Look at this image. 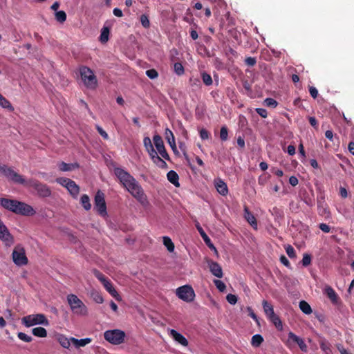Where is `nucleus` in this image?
<instances>
[{
  "instance_id": "c756f323",
  "label": "nucleus",
  "mask_w": 354,
  "mask_h": 354,
  "mask_svg": "<svg viewBox=\"0 0 354 354\" xmlns=\"http://www.w3.org/2000/svg\"><path fill=\"white\" fill-rule=\"evenodd\" d=\"M71 340L77 347L85 346L86 344H88L91 342V338H84V339H75L74 337H71Z\"/></svg>"
},
{
  "instance_id": "e2e57ef3",
  "label": "nucleus",
  "mask_w": 354,
  "mask_h": 354,
  "mask_svg": "<svg viewBox=\"0 0 354 354\" xmlns=\"http://www.w3.org/2000/svg\"><path fill=\"white\" fill-rule=\"evenodd\" d=\"M319 228L325 233H328L330 231V227L326 223H320Z\"/></svg>"
},
{
  "instance_id": "9b49d317",
  "label": "nucleus",
  "mask_w": 354,
  "mask_h": 354,
  "mask_svg": "<svg viewBox=\"0 0 354 354\" xmlns=\"http://www.w3.org/2000/svg\"><path fill=\"white\" fill-rule=\"evenodd\" d=\"M286 344L290 349L295 348L296 345H298L302 351L307 352L308 351V346L304 342V340L292 332L288 333Z\"/></svg>"
},
{
  "instance_id": "79ce46f5",
  "label": "nucleus",
  "mask_w": 354,
  "mask_h": 354,
  "mask_svg": "<svg viewBox=\"0 0 354 354\" xmlns=\"http://www.w3.org/2000/svg\"><path fill=\"white\" fill-rule=\"evenodd\" d=\"M140 21L145 28H149L150 27V21L147 15L142 14L140 17Z\"/></svg>"
},
{
  "instance_id": "ddd939ff",
  "label": "nucleus",
  "mask_w": 354,
  "mask_h": 354,
  "mask_svg": "<svg viewBox=\"0 0 354 354\" xmlns=\"http://www.w3.org/2000/svg\"><path fill=\"white\" fill-rule=\"evenodd\" d=\"M94 209L102 216H105L107 214L104 194L101 191H98L95 196Z\"/></svg>"
},
{
  "instance_id": "1a4fd4ad",
  "label": "nucleus",
  "mask_w": 354,
  "mask_h": 354,
  "mask_svg": "<svg viewBox=\"0 0 354 354\" xmlns=\"http://www.w3.org/2000/svg\"><path fill=\"white\" fill-rule=\"evenodd\" d=\"M22 323L26 327H30L37 324H43L44 326H48L49 324L48 320L44 314H35L25 316L22 318Z\"/></svg>"
},
{
  "instance_id": "c85d7f7f",
  "label": "nucleus",
  "mask_w": 354,
  "mask_h": 354,
  "mask_svg": "<svg viewBox=\"0 0 354 354\" xmlns=\"http://www.w3.org/2000/svg\"><path fill=\"white\" fill-rule=\"evenodd\" d=\"M262 306L267 317L274 313L272 305L266 300L263 301Z\"/></svg>"
},
{
  "instance_id": "4be33fe9",
  "label": "nucleus",
  "mask_w": 354,
  "mask_h": 354,
  "mask_svg": "<svg viewBox=\"0 0 354 354\" xmlns=\"http://www.w3.org/2000/svg\"><path fill=\"white\" fill-rule=\"evenodd\" d=\"M196 228L198 231L199 232L201 236H202L203 241L207 244V245L212 250L216 251V249L215 246L212 244L209 237L207 235V234L205 232V231L203 230L201 226L199 224L196 225Z\"/></svg>"
},
{
  "instance_id": "338daca9",
  "label": "nucleus",
  "mask_w": 354,
  "mask_h": 354,
  "mask_svg": "<svg viewBox=\"0 0 354 354\" xmlns=\"http://www.w3.org/2000/svg\"><path fill=\"white\" fill-rule=\"evenodd\" d=\"M93 299L97 304H102L104 301L102 296L99 293L93 295Z\"/></svg>"
},
{
  "instance_id": "f257e3e1",
  "label": "nucleus",
  "mask_w": 354,
  "mask_h": 354,
  "mask_svg": "<svg viewBox=\"0 0 354 354\" xmlns=\"http://www.w3.org/2000/svg\"><path fill=\"white\" fill-rule=\"evenodd\" d=\"M114 174L121 184L143 207L149 205L147 196L139 183L129 172L122 168H115Z\"/></svg>"
},
{
  "instance_id": "0eeeda50",
  "label": "nucleus",
  "mask_w": 354,
  "mask_h": 354,
  "mask_svg": "<svg viewBox=\"0 0 354 354\" xmlns=\"http://www.w3.org/2000/svg\"><path fill=\"white\" fill-rule=\"evenodd\" d=\"M125 336V333L119 329L108 330L104 333V339L114 345H119L123 343Z\"/></svg>"
},
{
  "instance_id": "de8ad7c7",
  "label": "nucleus",
  "mask_w": 354,
  "mask_h": 354,
  "mask_svg": "<svg viewBox=\"0 0 354 354\" xmlns=\"http://www.w3.org/2000/svg\"><path fill=\"white\" fill-rule=\"evenodd\" d=\"M319 345H320L321 349L323 351H324L326 353L329 354L330 353H331L330 345L329 343H328L325 341H322L320 342Z\"/></svg>"
},
{
  "instance_id": "bf43d9fd",
  "label": "nucleus",
  "mask_w": 354,
  "mask_h": 354,
  "mask_svg": "<svg viewBox=\"0 0 354 354\" xmlns=\"http://www.w3.org/2000/svg\"><path fill=\"white\" fill-rule=\"evenodd\" d=\"M245 63L249 66H253L256 64L257 60L254 57H248L245 59Z\"/></svg>"
},
{
  "instance_id": "2eb2a0df",
  "label": "nucleus",
  "mask_w": 354,
  "mask_h": 354,
  "mask_svg": "<svg viewBox=\"0 0 354 354\" xmlns=\"http://www.w3.org/2000/svg\"><path fill=\"white\" fill-rule=\"evenodd\" d=\"M153 140L158 152L160 153L162 158L167 160H170V157L165 147L164 142L161 136L158 134L155 135L153 138Z\"/></svg>"
},
{
  "instance_id": "f3484780",
  "label": "nucleus",
  "mask_w": 354,
  "mask_h": 354,
  "mask_svg": "<svg viewBox=\"0 0 354 354\" xmlns=\"http://www.w3.org/2000/svg\"><path fill=\"white\" fill-rule=\"evenodd\" d=\"M207 263L209 268L210 272L213 275L218 278L223 277V270L221 266L216 261L211 259H207Z\"/></svg>"
},
{
  "instance_id": "8fccbe9b",
  "label": "nucleus",
  "mask_w": 354,
  "mask_h": 354,
  "mask_svg": "<svg viewBox=\"0 0 354 354\" xmlns=\"http://www.w3.org/2000/svg\"><path fill=\"white\" fill-rule=\"evenodd\" d=\"M214 283L220 292H224L226 289L225 284L221 280H214Z\"/></svg>"
},
{
  "instance_id": "a19ab883",
  "label": "nucleus",
  "mask_w": 354,
  "mask_h": 354,
  "mask_svg": "<svg viewBox=\"0 0 354 354\" xmlns=\"http://www.w3.org/2000/svg\"><path fill=\"white\" fill-rule=\"evenodd\" d=\"M55 19L60 22L63 23L66 20V14L64 11L60 10L55 12Z\"/></svg>"
},
{
  "instance_id": "58836bf2",
  "label": "nucleus",
  "mask_w": 354,
  "mask_h": 354,
  "mask_svg": "<svg viewBox=\"0 0 354 354\" xmlns=\"http://www.w3.org/2000/svg\"><path fill=\"white\" fill-rule=\"evenodd\" d=\"M163 244L167 248L169 252H171L174 250V244L169 237L163 236Z\"/></svg>"
},
{
  "instance_id": "774afa93",
  "label": "nucleus",
  "mask_w": 354,
  "mask_h": 354,
  "mask_svg": "<svg viewBox=\"0 0 354 354\" xmlns=\"http://www.w3.org/2000/svg\"><path fill=\"white\" fill-rule=\"evenodd\" d=\"M337 348L341 354H352L348 352L342 344H337Z\"/></svg>"
},
{
  "instance_id": "5fc2aeb1",
  "label": "nucleus",
  "mask_w": 354,
  "mask_h": 354,
  "mask_svg": "<svg viewBox=\"0 0 354 354\" xmlns=\"http://www.w3.org/2000/svg\"><path fill=\"white\" fill-rule=\"evenodd\" d=\"M147 76L150 79H155L158 76V73L156 70L152 68L146 71Z\"/></svg>"
},
{
  "instance_id": "6e6552de",
  "label": "nucleus",
  "mask_w": 354,
  "mask_h": 354,
  "mask_svg": "<svg viewBox=\"0 0 354 354\" xmlns=\"http://www.w3.org/2000/svg\"><path fill=\"white\" fill-rule=\"evenodd\" d=\"M28 187H32L37 192V195L41 198L49 197L51 194L50 187L38 180L30 178L28 180Z\"/></svg>"
},
{
  "instance_id": "9d476101",
  "label": "nucleus",
  "mask_w": 354,
  "mask_h": 354,
  "mask_svg": "<svg viewBox=\"0 0 354 354\" xmlns=\"http://www.w3.org/2000/svg\"><path fill=\"white\" fill-rule=\"evenodd\" d=\"M12 257L13 262L18 266H25L28 263L25 249L20 244H17L15 247L12 254Z\"/></svg>"
},
{
  "instance_id": "423d86ee",
  "label": "nucleus",
  "mask_w": 354,
  "mask_h": 354,
  "mask_svg": "<svg viewBox=\"0 0 354 354\" xmlns=\"http://www.w3.org/2000/svg\"><path fill=\"white\" fill-rule=\"evenodd\" d=\"M0 172L15 183L20 184L26 187L28 186V180H26L23 176L19 174L10 167L6 165H0Z\"/></svg>"
},
{
  "instance_id": "864d4df0",
  "label": "nucleus",
  "mask_w": 354,
  "mask_h": 354,
  "mask_svg": "<svg viewBox=\"0 0 354 354\" xmlns=\"http://www.w3.org/2000/svg\"><path fill=\"white\" fill-rule=\"evenodd\" d=\"M286 252L288 256L291 259L295 258L296 257L295 250L294 248L292 246H291L290 245H288L286 247Z\"/></svg>"
},
{
  "instance_id": "c9c22d12",
  "label": "nucleus",
  "mask_w": 354,
  "mask_h": 354,
  "mask_svg": "<svg viewBox=\"0 0 354 354\" xmlns=\"http://www.w3.org/2000/svg\"><path fill=\"white\" fill-rule=\"evenodd\" d=\"M0 106L9 111H13L14 108L10 102L0 93Z\"/></svg>"
},
{
  "instance_id": "e433bc0d",
  "label": "nucleus",
  "mask_w": 354,
  "mask_h": 354,
  "mask_svg": "<svg viewBox=\"0 0 354 354\" xmlns=\"http://www.w3.org/2000/svg\"><path fill=\"white\" fill-rule=\"evenodd\" d=\"M263 342V337L259 334H256L252 336L251 344L254 347H259Z\"/></svg>"
},
{
  "instance_id": "a878e982",
  "label": "nucleus",
  "mask_w": 354,
  "mask_h": 354,
  "mask_svg": "<svg viewBox=\"0 0 354 354\" xmlns=\"http://www.w3.org/2000/svg\"><path fill=\"white\" fill-rule=\"evenodd\" d=\"M104 288L109 292V293L113 297H115L116 299H118V297H119V295L116 290L113 288L111 281L108 279L104 283H102Z\"/></svg>"
},
{
  "instance_id": "72a5a7b5",
  "label": "nucleus",
  "mask_w": 354,
  "mask_h": 354,
  "mask_svg": "<svg viewBox=\"0 0 354 354\" xmlns=\"http://www.w3.org/2000/svg\"><path fill=\"white\" fill-rule=\"evenodd\" d=\"M299 308L306 315H309L312 313V308L310 306L306 301L302 300L299 302Z\"/></svg>"
},
{
  "instance_id": "680f3d73",
  "label": "nucleus",
  "mask_w": 354,
  "mask_h": 354,
  "mask_svg": "<svg viewBox=\"0 0 354 354\" xmlns=\"http://www.w3.org/2000/svg\"><path fill=\"white\" fill-rule=\"evenodd\" d=\"M199 133L202 140H207L209 138V133L205 129H201Z\"/></svg>"
},
{
  "instance_id": "7c9ffc66",
  "label": "nucleus",
  "mask_w": 354,
  "mask_h": 354,
  "mask_svg": "<svg viewBox=\"0 0 354 354\" xmlns=\"http://www.w3.org/2000/svg\"><path fill=\"white\" fill-rule=\"evenodd\" d=\"M32 334L39 337H46L47 336V331L43 327H36L32 330Z\"/></svg>"
},
{
  "instance_id": "aec40b11",
  "label": "nucleus",
  "mask_w": 354,
  "mask_h": 354,
  "mask_svg": "<svg viewBox=\"0 0 354 354\" xmlns=\"http://www.w3.org/2000/svg\"><path fill=\"white\" fill-rule=\"evenodd\" d=\"M165 139L167 140V142L170 145L174 153H176L177 151V149H176V145L175 137H174L173 132L169 128H166L165 132Z\"/></svg>"
},
{
  "instance_id": "052dcab7",
  "label": "nucleus",
  "mask_w": 354,
  "mask_h": 354,
  "mask_svg": "<svg viewBox=\"0 0 354 354\" xmlns=\"http://www.w3.org/2000/svg\"><path fill=\"white\" fill-rule=\"evenodd\" d=\"M256 112L263 118H266L268 116V112L265 109L263 108H257L255 109Z\"/></svg>"
},
{
  "instance_id": "7ed1b4c3",
  "label": "nucleus",
  "mask_w": 354,
  "mask_h": 354,
  "mask_svg": "<svg viewBox=\"0 0 354 354\" xmlns=\"http://www.w3.org/2000/svg\"><path fill=\"white\" fill-rule=\"evenodd\" d=\"M0 205L5 209L22 216H32L35 211L32 206L15 199L0 198Z\"/></svg>"
},
{
  "instance_id": "39448f33",
  "label": "nucleus",
  "mask_w": 354,
  "mask_h": 354,
  "mask_svg": "<svg viewBox=\"0 0 354 354\" xmlns=\"http://www.w3.org/2000/svg\"><path fill=\"white\" fill-rule=\"evenodd\" d=\"M67 301L74 314L86 315L88 313L86 306L75 295L70 294L67 296Z\"/></svg>"
},
{
  "instance_id": "bb28decb",
  "label": "nucleus",
  "mask_w": 354,
  "mask_h": 354,
  "mask_svg": "<svg viewBox=\"0 0 354 354\" xmlns=\"http://www.w3.org/2000/svg\"><path fill=\"white\" fill-rule=\"evenodd\" d=\"M58 167L62 171H68L78 168L79 165L77 163L68 164L64 162H61L58 164Z\"/></svg>"
},
{
  "instance_id": "37998d69",
  "label": "nucleus",
  "mask_w": 354,
  "mask_h": 354,
  "mask_svg": "<svg viewBox=\"0 0 354 354\" xmlns=\"http://www.w3.org/2000/svg\"><path fill=\"white\" fill-rule=\"evenodd\" d=\"M263 104L264 105L272 108H275L278 105V102L274 99L270 97L265 99Z\"/></svg>"
},
{
  "instance_id": "0e129e2a",
  "label": "nucleus",
  "mask_w": 354,
  "mask_h": 354,
  "mask_svg": "<svg viewBox=\"0 0 354 354\" xmlns=\"http://www.w3.org/2000/svg\"><path fill=\"white\" fill-rule=\"evenodd\" d=\"M309 93L313 98H314V99L317 98V97L318 95V91L315 87L310 86L309 88Z\"/></svg>"
},
{
  "instance_id": "4d7b16f0",
  "label": "nucleus",
  "mask_w": 354,
  "mask_h": 354,
  "mask_svg": "<svg viewBox=\"0 0 354 354\" xmlns=\"http://www.w3.org/2000/svg\"><path fill=\"white\" fill-rule=\"evenodd\" d=\"M227 301L232 305H234L237 302V297L235 295L228 294L226 296Z\"/></svg>"
},
{
  "instance_id": "4c0bfd02",
  "label": "nucleus",
  "mask_w": 354,
  "mask_h": 354,
  "mask_svg": "<svg viewBox=\"0 0 354 354\" xmlns=\"http://www.w3.org/2000/svg\"><path fill=\"white\" fill-rule=\"evenodd\" d=\"M109 32L110 30L108 27L102 28L100 36V40L102 43H106L109 40Z\"/></svg>"
},
{
  "instance_id": "a211bd4d",
  "label": "nucleus",
  "mask_w": 354,
  "mask_h": 354,
  "mask_svg": "<svg viewBox=\"0 0 354 354\" xmlns=\"http://www.w3.org/2000/svg\"><path fill=\"white\" fill-rule=\"evenodd\" d=\"M214 186L217 192L222 196H225L228 194V187L227 184L221 178L214 180Z\"/></svg>"
},
{
  "instance_id": "69168bd1",
  "label": "nucleus",
  "mask_w": 354,
  "mask_h": 354,
  "mask_svg": "<svg viewBox=\"0 0 354 354\" xmlns=\"http://www.w3.org/2000/svg\"><path fill=\"white\" fill-rule=\"evenodd\" d=\"M280 261L282 264H283L285 266H286L287 268H290V263L288 261V259L284 256V255H281V257H280Z\"/></svg>"
},
{
  "instance_id": "f8f14e48",
  "label": "nucleus",
  "mask_w": 354,
  "mask_h": 354,
  "mask_svg": "<svg viewBox=\"0 0 354 354\" xmlns=\"http://www.w3.org/2000/svg\"><path fill=\"white\" fill-rule=\"evenodd\" d=\"M176 295L186 302H191L195 298V292L191 286L185 285L176 289Z\"/></svg>"
},
{
  "instance_id": "b1692460",
  "label": "nucleus",
  "mask_w": 354,
  "mask_h": 354,
  "mask_svg": "<svg viewBox=\"0 0 354 354\" xmlns=\"http://www.w3.org/2000/svg\"><path fill=\"white\" fill-rule=\"evenodd\" d=\"M66 189L74 198H76L79 194L80 187L73 180L69 182V185L66 186Z\"/></svg>"
},
{
  "instance_id": "6e6d98bb",
  "label": "nucleus",
  "mask_w": 354,
  "mask_h": 354,
  "mask_svg": "<svg viewBox=\"0 0 354 354\" xmlns=\"http://www.w3.org/2000/svg\"><path fill=\"white\" fill-rule=\"evenodd\" d=\"M96 129L99 134L104 139V140H109V136L108 133L99 125H96Z\"/></svg>"
},
{
  "instance_id": "a18cd8bd",
  "label": "nucleus",
  "mask_w": 354,
  "mask_h": 354,
  "mask_svg": "<svg viewBox=\"0 0 354 354\" xmlns=\"http://www.w3.org/2000/svg\"><path fill=\"white\" fill-rule=\"evenodd\" d=\"M93 274L95 277L102 282V283H104L106 281L108 280V279L104 276V274H102L100 271L96 269L93 270Z\"/></svg>"
},
{
  "instance_id": "3c124183",
  "label": "nucleus",
  "mask_w": 354,
  "mask_h": 354,
  "mask_svg": "<svg viewBox=\"0 0 354 354\" xmlns=\"http://www.w3.org/2000/svg\"><path fill=\"white\" fill-rule=\"evenodd\" d=\"M72 180L65 178V177H59L56 179V182L59 183V185H62L63 187L66 188V186L69 185V182H71Z\"/></svg>"
},
{
  "instance_id": "dca6fc26",
  "label": "nucleus",
  "mask_w": 354,
  "mask_h": 354,
  "mask_svg": "<svg viewBox=\"0 0 354 354\" xmlns=\"http://www.w3.org/2000/svg\"><path fill=\"white\" fill-rule=\"evenodd\" d=\"M317 211L319 215L324 217L325 218L330 217V212L329 211L328 206L325 202L324 197L317 198Z\"/></svg>"
},
{
  "instance_id": "ea45409f",
  "label": "nucleus",
  "mask_w": 354,
  "mask_h": 354,
  "mask_svg": "<svg viewBox=\"0 0 354 354\" xmlns=\"http://www.w3.org/2000/svg\"><path fill=\"white\" fill-rule=\"evenodd\" d=\"M201 77H202L203 83L206 86H210L212 84V82H213L212 79L209 74H208L205 72H203L201 73Z\"/></svg>"
},
{
  "instance_id": "f03ea898",
  "label": "nucleus",
  "mask_w": 354,
  "mask_h": 354,
  "mask_svg": "<svg viewBox=\"0 0 354 354\" xmlns=\"http://www.w3.org/2000/svg\"><path fill=\"white\" fill-rule=\"evenodd\" d=\"M114 174L121 184L143 207L149 205L147 196L139 183L129 172L122 168H115Z\"/></svg>"
},
{
  "instance_id": "603ef678",
  "label": "nucleus",
  "mask_w": 354,
  "mask_h": 354,
  "mask_svg": "<svg viewBox=\"0 0 354 354\" xmlns=\"http://www.w3.org/2000/svg\"><path fill=\"white\" fill-rule=\"evenodd\" d=\"M311 256L308 254H304L301 261L302 265L304 267H307L311 263Z\"/></svg>"
},
{
  "instance_id": "c03bdc74",
  "label": "nucleus",
  "mask_w": 354,
  "mask_h": 354,
  "mask_svg": "<svg viewBox=\"0 0 354 354\" xmlns=\"http://www.w3.org/2000/svg\"><path fill=\"white\" fill-rule=\"evenodd\" d=\"M174 71L178 75H181L184 73V67L180 62H176L174 66Z\"/></svg>"
},
{
  "instance_id": "5701e85b",
  "label": "nucleus",
  "mask_w": 354,
  "mask_h": 354,
  "mask_svg": "<svg viewBox=\"0 0 354 354\" xmlns=\"http://www.w3.org/2000/svg\"><path fill=\"white\" fill-rule=\"evenodd\" d=\"M167 180L173 184L175 187H178L180 186L179 184V176L178 174L174 171L171 170L169 171L167 174Z\"/></svg>"
},
{
  "instance_id": "393cba45",
  "label": "nucleus",
  "mask_w": 354,
  "mask_h": 354,
  "mask_svg": "<svg viewBox=\"0 0 354 354\" xmlns=\"http://www.w3.org/2000/svg\"><path fill=\"white\" fill-rule=\"evenodd\" d=\"M55 339L62 347L65 348H68L70 347L71 340V339H68L65 335L57 334L55 335Z\"/></svg>"
},
{
  "instance_id": "13d9d810",
  "label": "nucleus",
  "mask_w": 354,
  "mask_h": 354,
  "mask_svg": "<svg viewBox=\"0 0 354 354\" xmlns=\"http://www.w3.org/2000/svg\"><path fill=\"white\" fill-rule=\"evenodd\" d=\"M143 144L145 147L147 151L150 149L151 148L153 147L151 139L149 137H145L143 139Z\"/></svg>"
},
{
  "instance_id": "473e14b6",
  "label": "nucleus",
  "mask_w": 354,
  "mask_h": 354,
  "mask_svg": "<svg viewBox=\"0 0 354 354\" xmlns=\"http://www.w3.org/2000/svg\"><path fill=\"white\" fill-rule=\"evenodd\" d=\"M152 161L159 168L167 169L168 167L167 162L159 156H156L155 158H153Z\"/></svg>"
},
{
  "instance_id": "412c9836",
  "label": "nucleus",
  "mask_w": 354,
  "mask_h": 354,
  "mask_svg": "<svg viewBox=\"0 0 354 354\" xmlns=\"http://www.w3.org/2000/svg\"><path fill=\"white\" fill-rule=\"evenodd\" d=\"M244 216H245V218L247 220V221L250 224V225L255 230L257 229V220L254 217V216L253 215V214H252L248 208L247 207H245L244 208Z\"/></svg>"
},
{
  "instance_id": "20e7f679",
  "label": "nucleus",
  "mask_w": 354,
  "mask_h": 354,
  "mask_svg": "<svg viewBox=\"0 0 354 354\" xmlns=\"http://www.w3.org/2000/svg\"><path fill=\"white\" fill-rule=\"evenodd\" d=\"M81 78L85 86L90 89H95L97 86V77L93 71L86 66L80 68Z\"/></svg>"
},
{
  "instance_id": "49530a36",
  "label": "nucleus",
  "mask_w": 354,
  "mask_h": 354,
  "mask_svg": "<svg viewBox=\"0 0 354 354\" xmlns=\"http://www.w3.org/2000/svg\"><path fill=\"white\" fill-rule=\"evenodd\" d=\"M220 138L222 141H226L228 138V130L225 126L221 128Z\"/></svg>"
},
{
  "instance_id": "cd10ccee",
  "label": "nucleus",
  "mask_w": 354,
  "mask_h": 354,
  "mask_svg": "<svg viewBox=\"0 0 354 354\" xmlns=\"http://www.w3.org/2000/svg\"><path fill=\"white\" fill-rule=\"evenodd\" d=\"M325 293L333 303L337 302L339 297L333 288L330 286L326 287L325 289Z\"/></svg>"
},
{
  "instance_id": "4468645a",
  "label": "nucleus",
  "mask_w": 354,
  "mask_h": 354,
  "mask_svg": "<svg viewBox=\"0 0 354 354\" xmlns=\"http://www.w3.org/2000/svg\"><path fill=\"white\" fill-rule=\"evenodd\" d=\"M0 240L6 247H10L14 243V236L10 233L8 227L0 219Z\"/></svg>"
},
{
  "instance_id": "2f4dec72",
  "label": "nucleus",
  "mask_w": 354,
  "mask_h": 354,
  "mask_svg": "<svg viewBox=\"0 0 354 354\" xmlns=\"http://www.w3.org/2000/svg\"><path fill=\"white\" fill-rule=\"evenodd\" d=\"M268 319L276 326L278 329L282 328V323L279 316L274 313L272 315L269 316Z\"/></svg>"
},
{
  "instance_id": "6ab92c4d",
  "label": "nucleus",
  "mask_w": 354,
  "mask_h": 354,
  "mask_svg": "<svg viewBox=\"0 0 354 354\" xmlns=\"http://www.w3.org/2000/svg\"><path fill=\"white\" fill-rule=\"evenodd\" d=\"M169 335L177 342L184 346H187L188 345L187 339L180 333L177 332L174 329H171L169 330Z\"/></svg>"
},
{
  "instance_id": "f704fd0d",
  "label": "nucleus",
  "mask_w": 354,
  "mask_h": 354,
  "mask_svg": "<svg viewBox=\"0 0 354 354\" xmlns=\"http://www.w3.org/2000/svg\"><path fill=\"white\" fill-rule=\"evenodd\" d=\"M80 202H81L82 205L83 206V207H84L86 210H87V211H88V210L91 209V205L90 199H89V197L88 196V195H86V194H83V195L81 196Z\"/></svg>"
},
{
  "instance_id": "09e8293b",
  "label": "nucleus",
  "mask_w": 354,
  "mask_h": 354,
  "mask_svg": "<svg viewBox=\"0 0 354 354\" xmlns=\"http://www.w3.org/2000/svg\"><path fill=\"white\" fill-rule=\"evenodd\" d=\"M17 337L19 339H21V341H24L25 342H30L32 340V338L31 336H29L22 332H19L17 333Z\"/></svg>"
}]
</instances>
